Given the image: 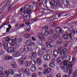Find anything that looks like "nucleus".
<instances>
[{
    "instance_id": "nucleus-36",
    "label": "nucleus",
    "mask_w": 77,
    "mask_h": 77,
    "mask_svg": "<svg viewBox=\"0 0 77 77\" xmlns=\"http://www.w3.org/2000/svg\"><path fill=\"white\" fill-rule=\"evenodd\" d=\"M4 72L5 73V74L7 75L6 77H8L9 75V70H6Z\"/></svg>"
},
{
    "instance_id": "nucleus-22",
    "label": "nucleus",
    "mask_w": 77,
    "mask_h": 77,
    "mask_svg": "<svg viewBox=\"0 0 77 77\" xmlns=\"http://www.w3.org/2000/svg\"><path fill=\"white\" fill-rule=\"evenodd\" d=\"M24 64L26 66H29L30 65V62L27 60L25 61Z\"/></svg>"
},
{
    "instance_id": "nucleus-61",
    "label": "nucleus",
    "mask_w": 77,
    "mask_h": 77,
    "mask_svg": "<svg viewBox=\"0 0 77 77\" xmlns=\"http://www.w3.org/2000/svg\"><path fill=\"white\" fill-rule=\"evenodd\" d=\"M44 29L45 30H48V26H45L44 27Z\"/></svg>"
},
{
    "instance_id": "nucleus-23",
    "label": "nucleus",
    "mask_w": 77,
    "mask_h": 77,
    "mask_svg": "<svg viewBox=\"0 0 77 77\" xmlns=\"http://www.w3.org/2000/svg\"><path fill=\"white\" fill-rule=\"evenodd\" d=\"M30 69L32 71V72H34V71H35L36 70V68L35 66H32Z\"/></svg>"
},
{
    "instance_id": "nucleus-59",
    "label": "nucleus",
    "mask_w": 77,
    "mask_h": 77,
    "mask_svg": "<svg viewBox=\"0 0 77 77\" xmlns=\"http://www.w3.org/2000/svg\"><path fill=\"white\" fill-rule=\"evenodd\" d=\"M19 77H24V74L23 73H21L20 74Z\"/></svg>"
},
{
    "instance_id": "nucleus-13",
    "label": "nucleus",
    "mask_w": 77,
    "mask_h": 77,
    "mask_svg": "<svg viewBox=\"0 0 77 77\" xmlns=\"http://www.w3.org/2000/svg\"><path fill=\"white\" fill-rule=\"evenodd\" d=\"M55 31L57 33H59L60 34H61V33H62V30H61L60 29V28H55Z\"/></svg>"
},
{
    "instance_id": "nucleus-46",
    "label": "nucleus",
    "mask_w": 77,
    "mask_h": 77,
    "mask_svg": "<svg viewBox=\"0 0 77 77\" xmlns=\"http://www.w3.org/2000/svg\"><path fill=\"white\" fill-rule=\"evenodd\" d=\"M44 35L45 36H48V35H49V32L47 31H45L44 33Z\"/></svg>"
},
{
    "instance_id": "nucleus-14",
    "label": "nucleus",
    "mask_w": 77,
    "mask_h": 77,
    "mask_svg": "<svg viewBox=\"0 0 77 77\" xmlns=\"http://www.w3.org/2000/svg\"><path fill=\"white\" fill-rule=\"evenodd\" d=\"M29 69L28 68L26 69L23 72V73L24 74H27V75L28 76V75H30V74L29 73Z\"/></svg>"
},
{
    "instance_id": "nucleus-56",
    "label": "nucleus",
    "mask_w": 77,
    "mask_h": 77,
    "mask_svg": "<svg viewBox=\"0 0 77 77\" xmlns=\"http://www.w3.org/2000/svg\"><path fill=\"white\" fill-rule=\"evenodd\" d=\"M53 33H54V31H53V30H50L49 32L50 34L51 35H53Z\"/></svg>"
},
{
    "instance_id": "nucleus-52",
    "label": "nucleus",
    "mask_w": 77,
    "mask_h": 77,
    "mask_svg": "<svg viewBox=\"0 0 77 77\" xmlns=\"http://www.w3.org/2000/svg\"><path fill=\"white\" fill-rule=\"evenodd\" d=\"M38 45H42V40H38Z\"/></svg>"
},
{
    "instance_id": "nucleus-5",
    "label": "nucleus",
    "mask_w": 77,
    "mask_h": 77,
    "mask_svg": "<svg viewBox=\"0 0 77 77\" xmlns=\"http://www.w3.org/2000/svg\"><path fill=\"white\" fill-rule=\"evenodd\" d=\"M56 44L57 45L61 46L63 44V40L61 38H59L56 42Z\"/></svg>"
},
{
    "instance_id": "nucleus-6",
    "label": "nucleus",
    "mask_w": 77,
    "mask_h": 77,
    "mask_svg": "<svg viewBox=\"0 0 77 77\" xmlns=\"http://www.w3.org/2000/svg\"><path fill=\"white\" fill-rule=\"evenodd\" d=\"M13 56L15 57H18L19 56H21L22 54L18 51H15L14 50V51L13 52Z\"/></svg>"
},
{
    "instance_id": "nucleus-42",
    "label": "nucleus",
    "mask_w": 77,
    "mask_h": 77,
    "mask_svg": "<svg viewBox=\"0 0 77 77\" xmlns=\"http://www.w3.org/2000/svg\"><path fill=\"white\" fill-rule=\"evenodd\" d=\"M68 62L66 61V60H64V62H63V64L65 66H67V65L68 64Z\"/></svg>"
},
{
    "instance_id": "nucleus-28",
    "label": "nucleus",
    "mask_w": 77,
    "mask_h": 77,
    "mask_svg": "<svg viewBox=\"0 0 77 77\" xmlns=\"http://www.w3.org/2000/svg\"><path fill=\"white\" fill-rule=\"evenodd\" d=\"M53 1H55V0H53L52 1V2H50L49 3L51 5V7L52 9H54V5L53 4Z\"/></svg>"
},
{
    "instance_id": "nucleus-50",
    "label": "nucleus",
    "mask_w": 77,
    "mask_h": 77,
    "mask_svg": "<svg viewBox=\"0 0 77 77\" xmlns=\"http://www.w3.org/2000/svg\"><path fill=\"white\" fill-rule=\"evenodd\" d=\"M48 55V54H45L43 58H44V60H46L47 58V57Z\"/></svg>"
},
{
    "instance_id": "nucleus-17",
    "label": "nucleus",
    "mask_w": 77,
    "mask_h": 77,
    "mask_svg": "<svg viewBox=\"0 0 77 77\" xmlns=\"http://www.w3.org/2000/svg\"><path fill=\"white\" fill-rule=\"evenodd\" d=\"M12 59V57L8 56V57H6L4 59V60H6V61H8L9 60Z\"/></svg>"
},
{
    "instance_id": "nucleus-33",
    "label": "nucleus",
    "mask_w": 77,
    "mask_h": 77,
    "mask_svg": "<svg viewBox=\"0 0 77 77\" xmlns=\"http://www.w3.org/2000/svg\"><path fill=\"white\" fill-rule=\"evenodd\" d=\"M11 2L12 0H8L6 4V6H9V5H10V4H11Z\"/></svg>"
},
{
    "instance_id": "nucleus-10",
    "label": "nucleus",
    "mask_w": 77,
    "mask_h": 77,
    "mask_svg": "<svg viewBox=\"0 0 77 77\" xmlns=\"http://www.w3.org/2000/svg\"><path fill=\"white\" fill-rule=\"evenodd\" d=\"M7 51L10 53H14L15 51V49L12 48H9L7 50Z\"/></svg>"
},
{
    "instance_id": "nucleus-8",
    "label": "nucleus",
    "mask_w": 77,
    "mask_h": 77,
    "mask_svg": "<svg viewBox=\"0 0 77 77\" xmlns=\"http://www.w3.org/2000/svg\"><path fill=\"white\" fill-rule=\"evenodd\" d=\"M8 43L10 44L11 46H17V43H16V42H15L14 40H10L8 42Z\"/></svg>"
},
{
    "instance_id": "nucleus-38",
    "label": "nucleus",
    "mask_w": 77,
    "mask_h": 77,
    "mask_svg": "<svg viewBox=\"0 0 77 77\" xmlns=\"http://www.w3.org/2000/svg\"><path fill=\"white\" fill-rule=\"evenodd\" d=\"M49 66L50 67H51V68H54V67L55 66L54 64L53 63H51L49 64Z\"/></svg>"
},
{
    "instance_id": "nucleus-55",
    "label": "nucleus",
    "mask_w": 77,
    "mask_h": 77,
    "mask_svg": "<svg viewBox=\"0 0 77 77\" xmlns=\"http://www.w3.org/2000/svg\"><path fill=\"white\" fill-rule=\"evenodd\" d=\"M35 43H34L33 42H32L29 45V46L33 47V46H35Z\"/></svg>"
},
{
    "instance_id": "nucleus-15",
    "label": "nucleus",
    "mask_w": 77,
    "mask_h": 77,
    "mask_svg": "<svg viewBox=\"0 0 77 77\" xmlns=\"http://www.w3.org/2000/svg\"><path fill=\"white\" fill-rule=\"evenodd\" d=\"M53 52H54L53 55L56 58V57L57 56L58 54H59V52H58V51L56 50H54Z\"/></svg>"
},
{
    "instance_id": "nucleus-1",
    "label": "nucleus",
    "mask_w": 77,
    "mask_h": 77,
    "mask_svg": "<svg viewBox=\"0 0 77 77\" xmlns=\"http://www.w3.org/2000/svg\"><path fill=\"white\" fill-rule=\"evenodd\" d=\"M33 9L32 6L26 5L24 8V11L21 13V15L23 17H24V15L26 14H27L30 11H31Z\"/></svg>"
},
{
    "instance_id": "nucleus-30",
    "label": "nucleus",
    "mask_w": 77,
    "mask_h": 77,
    "mask_svg": "<svg viewBox=\"0 0 77 77\" xmlns=\"http://www.w3.org/2000/svg\"><path fill=\"white\" fill-rule=\"evenodd\" d=\"M23 41V40L22 39L17 38L16 40V42H17L19 44H20Z\"/></svg>"
},
{
    "instance_id": "nucleus-44",
    "label": "nucleus",
    "mask_w": 77,
    "mask_h": 77,
    "mask_svg": "<svg viewBox=\"0 0 77 77\" xmlns=\"http://www.w3.org/2000/svg\"><path fill=\"white\" fill-rule=\"evenodd\" d=\"M57 63L60 66L61 65L63 64V62H62L61 60H60L59 61H58Z\"/></svg>"
},
{
    "instance_id": "nucleus-7",
    "label": "nucleus",
    "mask_w": 77,
    "mask_h": 77,
    "mask_svg": "<svg viewBox=\"0 0 77 77\" xmlns=\"http://www.w3.org/2000/svg\"><path fill=\"white\" fill-rule=\"evenodd\" d=\"M37 36L38 39H40V40L41 39H44V38H45L44 35L40 33H38L37 34Z\"/></svg>"
},
{
    "instance_id": "nucleus-12",
    "label": "nucleus",
    "mask_w": 77,
    "mask_h": 77,
    "mask_svg": "<svg viewBox=\"0 0 77 77\" xmlns=\"http://www.w3.org/2000/svg\"><path fill=\"white\" fill-rule=\"evenodd\" d=\"M36 63L38 65H41L42 64V60L40 58L37 59L36 60Z\"/></svg>"
},
{
    "instance_id": "nucleus-35",
    "label": "nucleus",
    "mask_w": 77,
    "mask_h": 77,
    "mask_svg": "<svg viewBox=\"0 0 77 77\" xmlns=\"http://www.w3.org/2000/svg\"><path fill=\"white\" fill-rule=\"evenodd\" d=\"M29 47L27 46H24V51L25 52H27L28 51V49Z\"/></svg>"
},
{
    "instance_id": "nucleus-24",
    "label": "nucleus",
    "mask_w": 77,
    "mask_h": 77,
    "mask_svg": "<svg viewBox=\"0 0 77 77\" xmlns=\"http://www.w3.org/2000/svg\"><path fill=\"white\" fill-rule=\"evenodd\" d=\"M77 76V70H76L72 74V77H76Z\"/></svg>"
},
{
    "instance_id": "nucleus-26",
    "label": "nucleus",
    "mask_w": 77,
    "mask_h": 77,
    "mask_svg": "<svg viewBox=\"0 0 77 77\" xmlns=\"http://www.w3.org/2000/svg\"><path fill=\"white\" fill-rule=\"evenodd\" d=\"M72 32L68 30L67 31V35L68 36V37H71V36L72 35Z\"/></svg>"
},
{
    "instance_id": "nucleus-64",
    "label": "nucleus",
    "mask_w": 77,
    "mask_h": 77,
    "mask_svg": "<svg viewBox=\"0 0 77 77\" xmlns=\"http://www.w3.org/2000/svg\"><path fill=\"white\" fill-rule=\"evenodd\" d=\"M14 77H20V75L18 74H15L14 75Z\"/></svg>"
},
{
    "instance_id": "nucleus-32",
    "label": "nucleus",
    "mask_w": 77,
    "mask_h": 77,
    "mask_svg": "<svg viewBox=\"0 0 77 77\" xmlns=\"http://www.w3.org/2000/svg\"><path fill=\"white\" fill-rule=\"evenodd\" d=\"M35 51L38 53L39 51H41V49L39 47H36L35 48Z\"/></svg>"
},
{
    "instance_id": "nucleus-34",
    "label": "nucleus",
    "mask_w": 77,
    "mask_h": 77,
    "mask_svg": "<svg viewBox=\"0 0 77 77\" xmlns=\"http://www.w3.org/2000/svg\"><path fill=\"white\" fill-rule=\"evenodd\" d=\"M9 71L10 74H11V75H14V74L15 73H14V71L12 69H9Z\"/></svg>"
},
{
    "instance_id": "nucleus-31",
    "label": "nucleus",
    "mask_w": 77,
    "mask_h": 77,
    "mask_svg": "<svg viewBox=\"0 0 77 77\" xmlns=\"http://www.w3.org/2000/svg\"><path fill=\"white\" fill-rule=\"evenodd\" d=\"M31 55L32 57L34 58V59H36V57L37 56V54L35 53H32L31 54Z\"/></svg>"
},
{
    "instance_id": "nucleus-25",
    "label": "nucleus",
    "mask_w": 77,
    "mask_h": 77,
    "mask_svg": "<svg viewBox=\"0 0 77 77\" xmlns=\"http://www.w3.org/2000/svg\"><path fill=\"white\" fill-rule=\"evenodd\" d=\"M65 60L67 62H69L71 60V56H67L65 57Z\"/></svg>"
},
{
    "instance_id": "nucleus-20",
    "label": "nucleus",
    "mask_w": 77,
    "mask_h": 77,
    "mask_svg": "<svg viewBox=\"0 0 77 77\" xmlns=\"http://www.w3.org/2000/svg\"><path fill=\"white\" fill-rule=\"evenodd\" d=\"M58 37H60V35L57 34H55L53 35V38L54 39H57Z\"/></svg>"
},
{
    "instance_id": "nucleus-11",
    "label": "nucleus",
    "mask_w": 77,
    "mask_h": 77,
    "mask_svg": "<svg viewBox=\"0 0 77 77\" xmlns=\"http://www.w3.org/2000/svg\"><path fill=\"white\" fill-rule=\"evenodd\" d=\"M73 62L72 61L69 62L67 65V68L69 69H71L72 67V65H73Z\"/></svg>"
},
{
    "instance_id": "nucleus-27",
    "label": "nucleus",
    "mask_w": 77,
    "mask_h": 77,
    "mask_svg": "<svg viewBox=\"0 0 77 77\" xmlns=\"http://www.w3.org/2000/svg\"><path fill=\"white\" fill-rule=\"evenodd\" d=\"M20 59H22V60H27V57H26V56L23 55Z\"/></svg>"
},
{
    "instance_id": "nucleus-9",
    "label": "nucleus",
    "mask_w": 77,
    "mask_h": 77,
    "mask_svg": "<svg viewBox=\"0 0 77 77\" xmlns=\"http://www.w3.org/2000/svg\"><path fill=\"white\" fill-rule=\"evenodd\" d=\"M51 71V69L50 68H48L44 70L43 73L44 74H47L48 73H50Z\"/></svg>"
},
{
    "instance_id": "nucleus-19",
    "label": "nucleus",
    "mask_w": 77,
    "mask_h": 77,
    "mask_svg": "<svg viewBox=\"0 0 77 77\" xmlns=\"http://www.w3.org/2000/svg\"><path fill=\"white\" fill-rule=\"evenodd\" d=\"M63 37L64 39H66V40L69 39V37H68V35L65 34H63Z\"/></svg>"
},
{
    "instance_id": "nucleus-3",
    "label": "nucleus",
    "mask_w": 77,
    "mask_h": 77,
    "mask_svg": "<svg viewBox=\"0 0 77 77\" xmlns=\"http://www.w3.org/2000/svg\"><path fill=\"white\" fill-rule=\"evenodd\" d=\"M58 53L59 54H60L61 56V57H62L63 58H64L65 57V56H66V54L65 52H63L62 51V48H59L58 49Z\"/></svg>"
},
{
    "instance_id": "nucleus-29",
    "label": "nucleus",
    "mask_w": 77,
    "mask_h": 77,
    "mask_svg": "<svg viewBox=\"0 0 77 77\" xmlns=\"http://www.w3.org/2000/svg\"><path fill=\"white\" fill-rule=\"evenodd\" d=\"M64 4L65 6H66V7H68V6H69V1L67 0H66V2L64 3Z\"/></svg>"
},
{
    "instance_id": "nucleus-51",
    "label": "nucleus",
    "mask_w": 77,
    "mask_h": 77,
    "mask_svg": "<svg viewBox=\"0 0 77 77\" xmlns=\"http://www.w3.org/2000/svg\"><path fill=\"white\" fill-rule=\"evenodd\" d=\"M31 63L33 65H35V64H36V62H35V61L34 60H32L31 61Z\"/></svg>"
},
{
    "instance_id": "nucleus-48",
    "label": "nucleus",
    "mask_w": 77,
    "mask_h": 77,
    "mask_svg": "<svg viewBox=\"0 0 77 77\" xmlns=\"http://www.w3.org/2000/svg\"><path fill=\"white\" fill-rule=\"evenodd\" d=\"M48 66L47 64L46 63H44L43 64L42 66L44 68H47V66Z\"/></svg>"
},
{
    "instance_id": "nucleus-53",
    "label": "nucleus",
    "mask_w": 77,
    "mask_h": 77,
    "mask_svg": "<svg viewBox=\"0 0 77 77\" xmlns=\"http://www.w3.org/2000/svg\"><path fill=\"white\" fill-rule=\"evenodd\" d=\"M3 53H4V52L2 50H0V56L3 55Z\"/></svg>"
},
{
    "instance_id": "nucleus-62",
    "label": "nucleus",
    "mask_w": 77,
    "mask_h": 77,
    "mask_svg": "<svg viewBox=\"0 0 77 77\" xmlns=\"http://www.w3.org/2000/svg\"><path fill=\"white\" fill-rule=\"evenodd\" d=\"M10 40V38L9 37H7L5 39V41H6L7 42H9Z\"/></svg>"
},
{
    "instance_id": "nucleus-63",
    "label": "nucleus",
    "mask_w": 77,
    "mask_h": 77,
    "mask_svg": "<svg viewBox=\"0 0 77 77\" xmlns=\"http://www.w3.org/2000/svg\"><path fill=\"white\" fill-rule=\"evenodd\" d=\"M32 77H36V74L35 73H33L32 75Z\"/></svg>"
},
{
    "instance_id": "nucleus-4",
    "label": "nucleus",
    "mask_w": 77,
    "mask_h": 77,
    "mask_svg": "<svg viewBox=\"0 0 77 77\" xmlns=\"http://www.w3.org/2000/svg\"><path fill=\"white\" fill-rule=\"evenodd\" d=\"M32 12H31V11H30L29 12L27 13V15H26L25 17H23V19L24 20V21H28L30 20V16L32 14Z\"/></svg>"
},
{
    "instance_id": "nucleus-41",
    "label": "nucleus",
    "mask_w": 77,
    "mask_h": 77,
    "mask_svg": "<svg viewBox=\"0 0 77 77\" xmlns=\"http://www.w3.org/2000/svg\"><path fill=\"white\" fill-rule=\"evenodd\" d=\"M46 45L48 48H50L51 44L48 42H46Z\"/></svg>"
},
{
    "instance_id": "nucleus-39",
    "label": "nucleus",
    "mask_w": 77,
    "mask_h": 77,
    "mask_svg": "<svg viewBox=\"0 0 77 77\" xmlns=\"http://www.w3.org/2000/svg\"><path fill=\"white\" fill-rule=\"evenodd\" d=\"M60 66L61 69H63V70H64V71H65L66 69H65V66H64V65H63V64L61 65Z\"/></svg>"
},
{
    "instance_id": "nucleus-54",
    "label": "nucleus",
    "mask_w": 77,
    "mask_h": 77,
    "mask_svg": "<svg viewBox=\"0 0 77 77\" xmlns=\"http://www.w3.org/2000/svg\"><path fill=\"white\" fill-rule=\"evenodd\" d=\"M72 32L73 34V35H74L75 34V33H77V31H75L74 30V29H72Z\"/></svg>"
},
{
    "instance_id": "nucleus-58",
    "label": "nucleus",
    "mask_w": 77,
    "mask_h": 77,
    "mask_svg": "<svg viewBox=\"0 0 77 77\" xmlns=\"http://www.w3.org/2000/svg\"><path fill=\"white\" fill-rule=\"evenodd\" d=\"M50 59H51V57H50V56L48 55V57H47V58H46V60H50Z\"/></svg>"
},
{
    "instance_id": "nucleus-16",
    "label": "nucleus",
    "mask_w": 77,
    "mask_h": 77,
    "mask_svg": "<svg viewBox=\"0 0 77 77\" xmlns=\"http://www.w3.org/2000/svg\"><path fill=\"white\" fill-rule=\"evenodd\" d=\"M2 44L5 47L7 48L8 47V42L6 41H4L2 42Z\"/></svg>"
},
{
    "instance_id": "nucleus-40",
    "label": "nucleus",
    "mask_w": 77,
    "mask_h": 77,
    "mask_svg": "<svg viewBox=\"0 0 77 77\" xmlns=\"http://www.w3.org/2000/svg\"><path fill=\"white\" fill-rule=\"evenodd\" d=\"M27 28H27V30H26V31L29 32H30V29H31V26H30L29 25L27 26Z\"/></svg>"
},
{
    "instance_id": "nucleus-60",
    "label": "nucleus",
    "mask_w": 77,
    "mask_h": 77,
    "mask_svg": "<svg viewBox=\"0 0 77 77\" xmlns=\"http://www.w3.org/2000/svg\"><path fill=\"white\" fill-rule=\"evenodd\" d=\"M29 51L30 52H32V48H28V51L27 52H29Z\"/></svg>"
},
{
    "instance_id": "nucleus-45",
    "label": "nucleus",
    "mask_w": 77,
    "mask_h": 77,
    "mask_svg": "<svg viewBox=\"0 0 77 77\" xmlns=\"http://www.w3.org/2000/svg\"><path fill=\"white\" fill-rule=\"evenodd\" d=\"M12 39H13V41H14L16 42H17V40H16V39H17V37L15 36H14L12 37Z\"/></svg>"
},
{
    "instance_id": "nucleus-43",
    "label": "nucleus",
    "mask_w": 77,
    "mask_h": 77,
    "mask_svg": "<svg viewBox=\"0 0 77 77\" xmlns=\"http://www.w3.org/2000/svg\"><path fill=\"white\" fill-rule=\"evenodd\" d=\"M30 36V34H26L25 35V37L26 38H29Z\"/></svg>"
},
{
    "instance_id": "nucleus-2",
    "label": "nucleus",
    "mask_w": 77,
    "mask_h": 77,
    "mask_svg": "<svg viewBox=\"0 0 77 77\" xmlns=\"http://www.w3.org/2000/svg\"><path fill=\"white\" fill-rule=\"evenodd\" d=\"M62 0L60 1V0H57L56 1H53L52 2L54 5V8L60 7L61 6L60 3L62 2Z\"/></svg>"
},
{
    "instance_id": "nucleus-37",
    "label": "nucleus",
    "mask_w": 77,
    "mask_h": 77,
    "mask_svg": "<svg viewBox=\"0 0 77 77\" xmlns=\"http://www.w3.org/2000/svg\"><path fill=\"white\" fill-rule=\"evenodd\" d=\"M64 44L63 45V47H67L68 45V42L67 41H65L64 42Z\"/></svg>"
},
{
    "instance_id": "nucleus-57",
    "label": "nucleus",
    "mask_w": 77,
    "mask_h": 77,
    "mask_svg": "<svg viewBox=\"0 0 77 77\" xmlns=\"http://www.w3.org/2000/svg\"><path fill=\"white\" fill-rule=\"evenodd\" d=\"M20 51L21 53H23L24 51V49L23 48H21L20 49Z\"/></svg>"
},
{
    "instance_id": "nucleus-18",
    "label": "nucleus",
    "mask_w": 77,
    "mask_h": 77,
    "mask_svg": "<svg viewBox=\"0 0 77 77\" xmlns=\"http://www.w3.org/2000/svg\"><path fill=\"white\" fill-rule=\"evenodd\" d=\"M17 61L19 62L20 64L22 65H23L24 64V60H23L19 59L17 60Z\"/></svg>"
},
{
    "instance_id": "nucleus-47",
    "label": "nucleus",
    "mask_w": 77,
    "mask_h": 77,
    "mask_svg": "<svg viewBox=\"0 0 77 77\" xmlns=\"http://www.w3.org/2000/svg\"><path fill=\"white\" fill-rule=\"evenodd\" d=\"M32 42V41L30 40H27L26 42V44H30Z\"/></svg>"
},
{
    "instance_id": "nucleus-49",
    "label": "nucleus",
    "mask_w": 77,
    "mask_h": 77,
    "mask_svg": "<svg viewBox=\"0 0 77 77\" xmlns=\"http://www.w3.org/2000/svg\"><path fill=\"white\" fill-rule=\"evenodd\" d=\"M38 53V55L39 56H42V54H43L42 53V52L41 51L39 52H38V53Z\"/></svg>"
},
{
    "instance_id": "nucleus-21",
    "label": "nucleus",
    "mask_w": 77,
    "mask_h": 77,
    "mask_svg": "<svg viewBox=\"0 0 77 77\" xmlns=\"http://www.w3.org/2000/svg\"><path fill=\"white\" fill-rule=\"evenodd\" d=\"M9 24V22L5 21L4 23H3L0 27V30L3 26H5V25H8V24Z\"/></svg>"
}]
</instances>
